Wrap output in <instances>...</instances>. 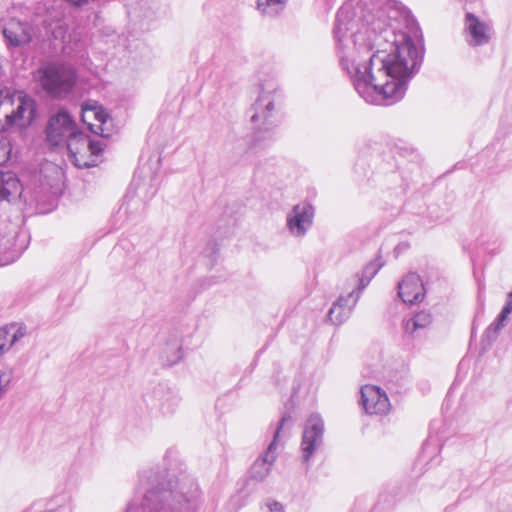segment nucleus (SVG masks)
Masks as SVG:
<instances>
[{"mask_svg":"<svg viewBox=\"0 0 512 512\" xmlns=\"http://www.w3.org/2000/svg\"><path fill=\"white\" fill-rule=\"evenodd\" d=\"M153 395L158 402V408L163 415L174 414L181 402V397L176 391H173L163 385L156 387Z\"/></svg>","mask_w":512,"mask_h":512,"instance_id":"obj_18","label":"nucleus"},{"mask_svg":"<svg viewBox=\"0 0 512 512\" xmlns=\"http://www.w3.org/2000/svg\"><path fill=\"white\" fill-rule=\"evenodd\" d=\"M512 313V290L507 294L506 301L501 312L484 332V339L492 344L498 337L500 331L505 327L509 315Z\"/></svg>","mask_w":512,"mask_h":512,"instance_id":"obj_19","label":"nucleus"},{"mask_svg":"<svg viewBox=\"0 0 512 512\" xmlns=\"http://www.w3.org/2000/svg\"><path fill=\"white\" fill-rule=\"evenodd\" d=\"M210 250H211V256H214L218 251V249L216 248V245L214 243L211 245Z\"/></svg>","mask_w":512,"mask_h":512,"instance_id":"obj_31","label":"nucleus"},{"mask_svg":"<svg viewBox=\"0 0 512 512\" xmlns=\"http://www.w3.org/2000/svg\"><path fill=\"white\" fill-rule=\"evenodd\" d=\"M4 397V395L2 393H0V399H2Z\"/></svg>","mask_w":512,"mask_h":512,"instance_id":"obj_32","label":"nucleus"},{"mask_svg":"<svg viewBox=\"0 0 512 512\" xmlns=\"http://www.w3.org/2000/svg\"><path fill=\"white\" fill-rule=\"evenodd\" d=\"M172 451L164 456V466L139 473L140 495L131 499L124 512H197L203 495L195 477L186 470L167 467Z\"/></svg>","mask_w":512,"mask_h":512,"instance_id":"obj_2","label":"nucleus"},{"mask_svg":"<svg viewBox=\"0 0 512 512\" xmlns=\"http://www.w3.org/2000/svg\"><path fill=\"white\" fill-rule=\"evenodd\" d=\"M88 143H89V145H88L87 160H88V162L93 160V167H94L97 165V157L100 155L103 148H102V144L99 141H93L90 139L89 136H88Z\"/></svg>","mask_w":512,"mask_h":512,"instance_id":"obj_25","label":"nucleus"},{"mask_svg":"<svg viewBox=\"0 0 512 512\" xmlns=\"http://www.w3.org/2000/svg\"><path fill=\"white\" fill-rule=\"evenodd\" d=\"M288 0H257L256 7L261 15L266 17H276L286 7Z\"/></svg>","mask_w":512,"mask_h":512,"instance_id":"obj_23","label":"nucleus"},{"mask_svg":"<svg viewBox=\"0 0 512 512\" xmlns=\"http://www.w3.org/2000/svg\"><path fill=\"white\" fill-rule=\"evenodd\" d=\"M0 25L2 27L3 36L9 46L19 47L30 42L31 36L28 32L27 24L21 23L15 19H10L8 22L1 19Z\"/></svg>","mask_w":512,"mask_h":512,"instance_id":"obj_14","label":"nucleus"},{"mask_svg":"<svg viewBox=\"0 0 512 512\" xmlns=\"http://www.w3.org/2000/svg\"><path fill=\"white\" fill-rule=\"evenodd\" d=\"M324 422L319 414H312L306 421L301 441L302 461L308 464L323 443Z\"/></svg>","mask_w":512,"mask_h":512,"instance_id":"obj_9","label":"nucleus"},{"mask_svg":"<svg viewBox=\"0 0 512 512\" xmlns=\"http://www.w3.org/2000/svg\"><path fill=\"white\" fill-rule=\"evenodd\" d=\"M83 111L84 112H87V111H92L94 112V116L95 118L101 123V124H104L106 123L107 119H108V114L101 108V107H97L96 104H88V103H85L82 107Z\"/></svg>","mask_w":512,"mask_h":512,"instance_id":"obj_26","label":"nucleus"},{"mask_svg":"<svg viewBox=\"0 0 512 512\" xmlns=\"http://www.w3.org/2000/svg\"><path fill=\"white\" fill-rule=\"evenodd\" d=\"M405 14L406 7L396 0H353L336 14L339 64L369 104L392 105L403 99L423 62V46L394 25Z\"/></svg>","mask_w":512,"mask_h":512,"instance_id":"obj_1","label":"nucleus"},{"mask_svg":"<svg viewBox=\"0 0 512 512\" xmlns=\"http://www.w3.org/2000/svg\"><path fill=\"white\" fill-rule=\"evenodd\" d=\"M266 505L270 512H284V506L278 501H268Z\"/></svg>","mask_w":512,"mask_h":512,"instance_id":"obj_29","label":"nucleus"},{"mask_svg":"<svg viewBox=\"0 0 512 512\" xmlns=\"http://www.w3.org/2000/svg\"><path fill=\"white\" fill-rule=\"evenodd\" d=\"M22 193V185L17 175L12 171L0 168V201L12 202Z\"/></svg>","mask_w":512,"mask_h":512,"instance_id":"obj_16","label":"nucleus"},{"mask_svg":"<svg viewBox=\"0 0 512 512\" xmlns=\"http://www.w3.org/2000/svg\"><path fill=\"white\" fill-rule=\"evenodd\" d=\"M24 336V331L15 326H4L0 328V357L10 350L12 346Z\"/></svg>","mask_w":512,"mask_h":512,"instance_id":"obj_21","label":"nucleus"},{"mask_svg":"<svg viewBox=\"0 0 512 512\" xmlns=\"http://www.w3.org/2000/svg\"><path fill=\"white\" fill-rule=\"evenodd\" d=\"M276 100V90L272 88L266 90L261 89V92L252 105L250 121L253 123V128L256 133L265 132L270 133L271 129L276 126V119L274 116Z\"/></svg>","mask_w":512,"mask_h":512,"instance_id":"obj_5","label":"nucleus"},{"mask_svg":"<svg viewBox=\"0 0 512 512\" xmlns=\"http://www.w3.org/2000/svg\"><path fill=\"white\" fill-rule=\"evenodd\" d=\"M183 357L182 343L175 334L171 335L160 351V359L163 365L172 366L177 364Z\"/></svg>","mask_w":512,"mask_h":512,"instance_id":"obj_20","label":"nucleus"},{"mask_svg":"<svg viewBox=\"0 0 512 512\" xmlns=\"http://www.w3.org/2000/svg\"><path fill=\"white\" fill-rule=\"evenodd\" d=\"M383 266V262L381 258H376L374 261L368 263L362 270L361 275L359 277V284L355 291L356 293L361 294V292L365 289V287L370 283L373 277L377 274L380 268Z\"/></svg>","mask_w":512,"mask_h":512,"instance_id":"obj_22","label":"nucleus"},{"mask_svg":"<svg viewBox=\"0 0 512 512\" xmlns=\"http://www.w3.org/2000/svg\"><path fill=\"white\" fill-rule=\"evenodd\" d=\"M432 320L433 318L430 312H417L412 317L403 320L402 327L404 334L411 339L419 338L431 325Z\"/></svg>","mask_w":512,"mask_h":512,"instance_id":"obj_17","label":"nucleus"},{"mask_svg":"<svg viewBox=\"0 0 512 512\" xmlns=\"http://www.w3.org/2000/svg\"><path fill=\"white\" fill-rule=\"evenodd\" d=\"M359 299V293L355 291L350 292L347 296H340L336 302L333 303L328 311L329 320L335 324L340 325L349 318L352 308Z\"/></svg>","mask_w":512,"mask_h":512,"instance_id":"obj_15","label":"nucleus"},{"mask_svg":"<svg viewBox=\"0 0 512 512\" xmlns=\"http://www.w3.org/2000/svg\"><path fill=\"white\" fill-rule=\"evenodd\" d=\"M78 128L74 118L65 109L58 110L47 121L44 133L46 142L52 147L64 145Z\"/></svg>","mask_w":512,"mask_h":512,"instance_id":"obj_6","label":"nucleus"},{"mask_svg":"<svg viewBox=\"0 0 512 512\" xmlns=\"http://www.w3.org/2000/svg\"><path fill=\"white\" fill-rule=\"evenodd\" d=\"M138 206H139L138 200H135V199L127 200L124 203H122V205L120 206V208L118 210V214L119 215L125 214V215H127L128 219H134L131 209L137 208Z\"/></svg>","mask_w":512,"mask_h":512,"instance_id":"obj_27","label":"nucleus"},{"mask_svg":"<svg viewBox=\"0 0 512 512\" xmlns=\"http://www.w3.org/2000/svg\"><path fill=\"white\" fill-rule=\"evenodd\" d=\"M11 155V147L8 143L0 142V168L5 164Z\"/></svg>","mask_w":512,"mask_h":512,"instance_id":"obj_28","label":"nucleus"},{"mask_svg":"<svg viewBox=\"0 0 512 512\" xmlns=\"http://www.w3.org/2000/svg\"><path fill=\"white\" fill-rule=\"evenodd\" d=\"M68 150L70 161L78 168L93 167V160H87L88 157V135L83 133L79 127L73 136L69 137L64 143Z\"/></svg>","mask_w":512,"mask_h":512,"instance_id":"obj_10","label":"nucleus"},{"mask_svg":"<svg viewBox=\"0 0 512 512\" xmlns=\"http://www.w3.org/2000/svg\"><path fill=\"white\" fill-rule=\"evenodd\" d=\"M361 404L368 414H384L389 410V399L379 387L365 385L360 390Z\"/></svg>","mask_w":512,"mask_h":512,"instance_id":"obj_11","label":"nucleus"},{"mask_svg":"<svg viewBox=\"0 0 512 512\" xmlns=\"http://www.w3.org/2000/svg\"><path fill=\"white\" fill-rule=\"evenodd\" d=\"M316 1L326 11L330 10L335 4V0H316Z\"/></svg>","mask_w":512,"mask_h":512,"instance_id":"obj_30","label":"nucleus"},{"mask_svg":"<svg viewBox=\"0 0 512 512\" xmlns=\"http://www.w3.org/2000/svg\"><path fill=\"white\" fill-rule=\"evenodd\" d=\"M14 369L11 367H4L0 369V393L5 395L13 380Z\"/></svg>","mask_w":512,"mask_h":512,"instance_id":"obj_24","label":"nucleus"},{"mask_svg":"<svg viewBox=\"0 0 512 512\" xmlns=\"http://www.w3.org/2000/svg\"><path fill=\"white\" fill-rule=\"evenodd\" d=\"M36 79L42 90L55 99L65 98L77 81L73 67L63 63H49L37 70Z\"/></svg>","mask_w":512,"mask_h":512,"instance_id":"obj_3","label":"nucleus"},{"mask_svg":"<svg viewBox=\"0 0 512 512\" xmlns=\"http://www.w3.org/2000/svg\"><path fill=\"white\" fill-rule=\"evenodd\" d=\"M28 245V233L18 225L0 222V266L14 261Z\"/></svg>","mask_w":512,"mask_h":512,"instance_id":"obj_4","label":"nucleus"},{"mask_svg":"<svg viewBox=\"0 0 512 512\" xmlns=\"http://www.w3.org/2000/svg\"><path fill=\"white\" fill-rule=\"evenodd\" d=\"M292 424V416L288 413L283 414L278 424V427L274 432L273 440L268 445L267 449L254 461L250 468L249 474L252 480L261 482L265 480L267 476L270 474L272 466L276 460V442L279 437L280 431L286 425H288V427H291Z\"/></svg>","mask_w":512,"mask_h":512,"instance_id":"obj_7","label":"nucleus"},{"mask_svg":"<svg viewBox=\"0 0 512 512\" xmlns=\"http://www.w3.org/2000/svg\"><path fill=\"white\" fill-rule=\"evenodd\" d=\"M398 296L404 303L414 304L423 300L425 287L416 273H408L401 282L398 283Z\"/></svg>","mask_w":512,"mask_h":512,"instance_id":"obj_12","label":"nucleus"},{"mask_svg":"<svg viewBox=\"0 0 512 512\" xmlns=\"http://www.w3.org/2000/svg\"><path fill=\"white\" fill-rule=\"evenodd\" d=\"M465 30L469 36L467 41L472 46H483L490 41L491 29L489 25L471 12L465 15Z\"/></svg>","mask_w":512,"mask_h":512,"instance_id":"obj_13","label":"nucleus"},{"mask_svg":"<svg viewBox=\"0 0 512 512\" xmlns=\"http://www.w3.org/2000/svg\"><path fill=\"white\" fill-rule=\"evenodd\" d=\"M315 208L308 201H302L292 207L286 215L289 233L296 238H303L313 225Z\"/></svg>","mask_w":512,"mask_h":512,"instance_id":"obj_8","label":"nucleus"}]
</instances>
